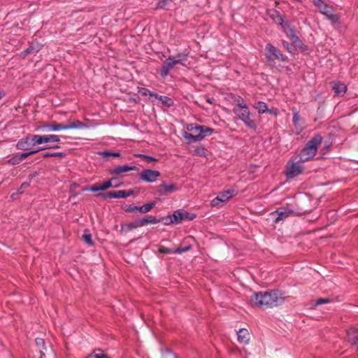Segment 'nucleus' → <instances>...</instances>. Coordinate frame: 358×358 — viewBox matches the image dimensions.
Returning a JSON list of instances; mask_svg holds the SVG:
<instances>
[{
	"mask_svg": "<svg viewBox=\"0 0 358 358\" xmlns=\"http://www.w3.org/2000/svg\"><path fill=\"white\" fill-rule=\"evenodd\" d=\"M94 357L95 358H110L108 355L106 354L100 353V354H94Z\"/></svg>",
	"mask_w": 358,
	"mask_h": 358,
	"instance_id": "46",
	"label": "nucleus"
},
{
	"mask_svg": "<svg viewBox=\"0 0 358 358\" xmlns=\"http://www.w3.org/2000/svg\"><path fill=\"white\" fill-rule=\"evenodd\" d=\"M285 297L282 292L271 290L254 293L250 300V304L255 308H269L280 306L284 303Z\"/></svg>",
	"mask_w": 358,
	"mask_h": 358,
	"instance_id": "1",
	"label": "nucleus"
},
{
	"mask_svg": "<svg viewBox=\"0 0 358 358\" xmlns=\"http://www.w3.org/2000/svg\"><path fill=\"white\" fill-rule=\"evenodd\" d=\"M27 183H24V184L22 185V187H27Z\"/></svg>",
	"mask_w": 358,
	"mask_h": 358,
	"instance_id": "56",
	"label": "nucleus"
},
{
	"mask_svg": "<svg viewBox=\"0 0 358 358\" xmlns=\"http://www.w3.org/2000/svg\"><path fill=\"white\" fill-rule=\"evenodd\" d=\"M165 222H169V220H166Z\"/></svg>",
	"mask_w": 358,
	"mask_h": 358,
	"instance_id": "59",
	"label": "nucleus"
},
{
	"mask_svg": "<svg viewBox=\"0 0 358 358\" xmlns=\"http://www.w3.org/2000/svg\"><path fill=\"white\" fill-rule=\"evenodd\" d=\"M101 155L106 157V156H113L115 157H118L120 156V154L119 152H102Z\"/></svg>",
	"mask_w": 358,
	"mask_h": 358,
	"instance_id": "38",
	"label": "nucleus"
},
{
	"mask_svg": "<svg viewBox=\"0 0 358 358\" xmlns=\"http://www.w3.org/2000/svg\"><path fill=\"white\" fill-rule=\"evenodd\" d=\"M164 358H177L176 355L169 350H166L163 353Z\"/></svg>",
	"mask_w": 358,
	"mask_h": 358,
	"instance_id": "41",
	"label": "nucleus"
},
{
	"mask_svg": "<svg viewBox=\"0 0 358 358\" xmlns=\"http://www.w3.org/2000/svg\"><path fill=\"white\" fill-rule=\"evenodd\" d=\"M185 210H177L171 215L164 217V220H169V222H164V224H178L184 220Z\"/></svg>",
	"mask_w": 358,
	"mask_h": 358,
	"instance_id": "15",
	"label": "nucleus"
},
{
	"mask_svg": "<svg viewBox=\"0 0 358 358\" xmlns=\"http://www.w3.org/2000/svg\"><path fill=\"white\" fill-rule=\"evenodd\" d=\"M236 104L233 108L234 113L241 120L246 127L250 129H256L257 124L251 119V113L244 99L237 96L235 100Z\"/></svg>",
	"mask_w": 358,
	"mask_h": 358,
	"instance_id": "3",
	"label": "nucleus"
},
{
	"mask_svg": "<svg viewBox=\"0 0 358 358\" xmlns=\"http://www.w3.org/2000/svg\"><path fill=\"white\" fill-rule=\"evenodd\" d=\"M321 141L322 137L319 135L315 136L311 140H310L297 157H299V161L305 162L312 159L315 156Z\"/></svg>",
	"mask_w": 358,
	"mask_h": 358,
	"instance_id": "4",
	"label": "nucleus"
},
{
	"mask_svg": "<svg viewBox=\"0 0 358 358\" xmlns=\"http://www.w3.org/2000/svg\"><path fill=\"white\" fill-rule=\"evenodd\" d=\"M191 152L197 156H205L206 155V150L202 145H198L194 150H191Z\"/></svg>",
	"mask_w": 358,
	"mask_h": 358,
	"instance_id": "32",
	"label": "nucleus"
},
{
	"mask_svg": "<svg viewBox=\"0 0 358 358\" xmlns=\"http://www.w3.org/2000/svg\"><path fill=\"white\" fill-rule=\"evenodd\" d=\"M297 157L294 159H291L287 165L286 167V176L288 178H294L298 175H299L303 171V166H301V162L296 161Z\"/></svg>",
	"mask_w": 358,
	"mask_h": 358,
	"instance_id": "7",
	"label": "nucleus"
},
{
	"mask_svg": "<svg viewBox=\"0 0 358 358\" xmlns=\"http://www.w3.org/2000/svg\"><path fill=\"white\" fill-rule=\"evenodd\" d=\"M138 227H141L139 220L132 222L125 223L122 226V231L128 232Z\"/></svg>",
	"mask_w": 358,
	"mask_h": 358,
	"instance_id": "21",
	"label": "nucleus"
},
{
	"mask_svg": "<svg viewBox=\"0 0 358 358\" xmlns=\"http://www.w3.org/2000/svg\"><path fill=\"white\" fill-rule=\"evenodd\" d=\"M155 97L160 100L164 105L169 107L173 105V101L171 99L166 96L155 95Z\"/></svg>",
	"mask_w": 358,
	"mask_h": 358,
	"instance_id": "30",
	"label": "nucleus"
},
{
	"mask_svg": "<svg viewBox=\"0 0 358 358\" xmlns=\"http://www.w3.org/2000/svg\"><path fill=\"white\" fill-rule=\"evenodd\" d=\"M37 346L41 349V347H43L45 342L43 338H38L36 339Z\"/></svg>",
	"mask_w": 358,
	"mask_h": 358,
	"instance_id": "44",
	"label": "nucleus"
},
{
	"mask_svg": "<svg viewBox=\"0 0 358 358\" xmlns=\"http://www.w3.org/2000/svg\"><path fill=\"white\" fill-rule=\"evenodd\" d=\"M295 215L294 211L289 207H282L278 208L275 212L271 213L275 222L285 220L289 216Z\"/></svg>",
	"mask_w": 358,
	"mask_h": 358,
	"instance_id": "8",
	"label": "nucleus"
},
{
	"mask_svg": "<svg viewBox=\"0 0 358 358\" xmlns=\"http://www.w3.org/2000/svg\"><path fill=\"white\" fill-rule=\"evenodd\" d=\"M266 57L268 60L280 59L284 60V56L271 44H267L266 46Z\"/></svg>",
	"mask_w": 358,
	"mask_h": 358,
	"instance_id": "13",
	"label": "nucleus"
},
{
	"mask_svg": "<svg viewBox=\"0 0 358 358\" xmlns=\"http://www.w3.org/2000/svg\"><path fill=\"white\" fill-rule=\"evenodd\" d=\"M65 124H59L56 122H51L50 124H43L37 127L36 131H58L60 130H65Z\"/></svg>",
	"mask_w": 358,
	"mask_h": 358,
	"instance_id": "12",
	"label": "nucleus"
},
{
	"mask_svg": "<svg viewBox=\"0 0 358 358\" xmlns=\"http://www.w3.org/2000/svg\"><path fill=\"white\" fill-rule=\"evenodd\" d=\"M88 189L92 192H98L101 190L99 184L91 186Z\"/></svg>",
	"mask_w": 358,
	"mask_h": 358,
	"instance_id": "42",
	"label": "nucleus"
},
{
	"mask_svg": "<svg viewBox=\"0 0 358 358\" xmlns=\"http://www.w3.org/2000/svg\"><path fill=\"white\" fill-rule=\"evenodd\" d=\"M134 194V190H118L108 192L106 195V198H127L131 196Z\"/></svg>",
	"mask_w": 358,
	"mask_h": 358,
	"instance_id": "17",
	"label": "nucleus"
},
{
	"mask_svg": "<svg viewBox=\"0 0 358 358\" xmlns=\"http://www.w3.org/2000/svg\"><path fill=\"white\" fill-rule=\"evenodd\" d=\"M52 148H59V146L58 145H55V146H53L52 147Z\"/></svg>",
	"mask_w": 358,
	"mask_h": 358,
	"instance_id": "57",
	"label": "nucleus"
},
{
	"mask_svg": "<svg viewBox=\"0 0 358 358\" xmlns=\"http://www.w3.org/2000/svg\"><path fill=\"white\" fill-rule=\"evenodd\" d=\"M139 221L141 227L145 226L148 224H157L159 222V220L152 215H148L139 220Z\"/></svg>",
	"mask_w": 358,
	"mask_h": 358,
	"instance_id": "25",
	"label": "nucleus"
},
{
	"mask_svg": "<svg viewBox=\"0 0 358 358\" xmlns=\"http://www.w3.org/2000/svg\"><path fill=\"white\" fill-rule=\"evenodd\" d=\"M158 191L160 195L166 194V193H172L177 190L176 187L173 184H161L158 187Z\"/></svg>",
	"mask_w": 358,
	"mask_h": 358,
	"instance_id": "19",
	"label": "nucleus"
},
{
	"mask_svg": "<svg viewBox=\"0 0 358 358\" xmlns=\"http://www.w3.org/2000/svg\"><path fill=\"white\" fill-rule=\"evenodd\" d=\"M136 169V167L134 166L123 165V166H117V167L113 169L110 171V173L119 175V174L126 173V172H128L130 171H134Z\"/></svg>",
	"mask_w": 358,
	"mask_h": 358,
	"instance_id": "20",
	"label": "nucleus"
},
{
	"mask_svg": "<svg viewBox=\"0 0 358 358\" xmlns=\"http://www.w3.org/2000/svg\"><path fill=\"white\" fill-rule=\"evenodd\" d=\"M48 143H59L60 141L59 136L55 134H47Z\"/></svg>",
	"mask_w": 358,
	"mask_h": 358,
	"instance_id": "34",
	"label": "nucleus"
},
{
	"mask_svg": "<svg viewBox=\"0 0 358 358\" xmlns=\"http://www.w3.org/2000/svg\"><path fill=\"white\" fill-rule=\"evenodd\" d=\"M4 96V93L2 92H0V99Z\"/></svg>",
	"mask_w": 358,
	"mask_h": 358,
	"instance_id": "53",
	"label": "nucleus"
},
{
	"mask_svg": "<svg viewBox=\"0 0 358 358\" xmlns=\"http://www.w3.org/2000/svg\"><path fill=\"white\" fill-rule=\"evenodd\" d=\"M185 213L186 215H184V220H192L195 217V215H194V214L188 213L186 211H185Z\"/></svg>",
	"mask_w": 358,
	"mask_h": 358,
	"instance_id": "43",
	"label": "nucleus"
},
{
	"mask_svg": "<svg viewBox=\"0 0 358 358\" xmlns=\"http://www.w3.org/2000/svg\"><path fill=\"white\" fill-rule=\"evenodd\" d=\"M313 3L319 9L320 13H322L325 9H327L329 6L322 0H313Z\"/></svg>",
	"mask_w": 358,
	"mask_h": 358,
	"instance_id": "31",
	"label": "nucleus"
},
{
	"mask_svg": "<svg viewBox=\"0 0 358 358\" xmlns=\"http://www.w3.org/2000/svg\"><path fill=\"white\" fill-rule=\"evenodd\" d=\"M171 250L170 248H161L159 249V252L161 253H164V254H167V253H169L171 252Z\"/></svg>",
	"mask_w": 358,
	"mask_h": 358,
	"instance_id": "47",
	"label": "nucleus"
},
{
	"mask_svg": "<svg viewBox=\"0 0 358 358\" xmlns=\"http://www.w3.org/2000/svg\"><path fill=\"white\" fill-rule=\"evenodd\" d=\"M99 185L101 187V190H106L108 189V187H106V183L104 182L103 183L99 184Z\"/></svg>",
	"mask_w": 358,
	"mask_h": 358,
	"instance_id": "49",
	"label": "nucleus"
},
{
	"mask_svg": "<svg viewBox=\"0 0 358 358\" xmlns=\"http://www.w3.org/2000/svg\"><path fill=\"white\" fill-rule=\"evenodd\" d=\"M160 173L158 171L152 169H145L140 173V178L142 180L147 182H154L160 176Z\"/></svg>",
	"mask_w": 358,
	"mask_h": 358,
	"instance_id": "10",
	"label": "nucleus"
},
{
	"mask_svg": "<svg viewBox=\"0 0 358 358\" xmlns=\"http://www.w3.org/2000/svg\"><path fill=\"white\" fill-rule=\"evenodd\" d=\"M293 112V124H294V130L293 131L296 135H299L304 128V122L303 119L299 115L297 110L295 108L292 109Z\"/></svg>",
	"mask_w": 358,
	"mask_h": 358,
	"instance_id": "11",
	"label": "nucleus"
},
{
	"mask_svg": "<svg viewBox=\"0 0 358 358\" xmlns=\"http://www.w3.org/2000/svg\"><path fill=\"white\" fill-rule=\"evenodd\" d=\"M186 130L183 131L182 136L187 141L188 143L201 141L213 132V129L196 124H187Z\"/></svg>",
	"mask_w": 358,
	"mask_h": 358,
	"instance_id": "2",
	"label": "nucleus"
},
{
	"mask_svg": "<svg viewBox=\"0 0 358 358\" xmlns=\"http://www.w3.org/2000/svg\"><path fill=\"white\" fill-rule=\"evenodd\" d=\"M65 127H66V129H84L86 128L87 126L79 120H75L68 124H65Z\"/></svg>",
	"mask_w": 358,
	"mask_h": 358,
	"instance_id": "26",
	"label": "nucleus"
},
{
	"mask_svg": "<svg viewBox=\"0 0 358 358\" xmlns=\"http://www.w3.org/2000/svg\"><path fill=\"white\" fill-rule=\"evenodd\" d=\"M147 157L149 160H150V161H153V160H155V159H154L152 157Z\"/></svg>",
	"mask_w": 358,
	"mask_h": 358,
	"instance_id": "55",
	"label": "nucleus"
},
{
	"mask_svg": "<svg viewBox=\"0 0 358 358\" xmlns=\"http://www.w3.org/2000/svg\"><path fill=\"white\" fill-rule=\"evenodd\" d=\"M253 108L257 110L259 114L266 113L268 110V106L266 103L263 101L255 102L252 105Z\"/></svg>",
	"mask_w": 358,
	"mask_h": 358,
	"instance_id": "27",
	"label": "nucleus"
},
{
	"mask_svg": "<svg viewBox=\"0 0 358 358\" xmlns=\"http://www.w3.org/2000/svg\"><path fill=\"white\" fill-rule=\"evenodd\" d=\"M266 113L272 114L275 116H277L278 114V111L277 109H268V110H267Z\"/></svg>",
	"mask_w": 358,
	"mask_h": 358,
	"instance_id": "48",
	"label": "nucleus"
},
{
	"mask_svg": "<svg viewBox=\"0 0 358 358\" xmlns=\"http://www.w3.org/2000/svg\"><path fill=\"white\" fill-rule=\"evenodd\" d=\"M189 248H190V246H187V247L182 248H181V249H182V252H186V251L189 250Z\"/></svg>",
	"mask_w": 358,
	"mask_h": 358,
	"instance_id": "51",
	"label": "nucleus"
},
{
	"mask_svg": "<svg viewBox=\"0 0 358 358\" xmlns=\"http://www.w3.org/2000/svg\"><path fill=\"white\" fill-rule=\"evenodd\" d=\"M63 152H45L43 155V157H64Z\"/></svg>",
	"mask_w": 358,
	"mask_h": 358,
	"instance_id": "35",
	"label": "nucleus"
},
{
	"mask_svg": "<svg viewBox=\"0 0 358 358\" xmlns=\"http://www.w3.org/2000/svg\"><path fill=\"white\" fill-rule=\"evenodd\" d=\"M334 92L338 96H343L346 91V86L344 83H335L332 87Z\"/></svg>",
	"mask_w": 358,
	"mask_h": 358,
	"instance_id": "24",
	"label": "nucleus"
},
{
	"mask_svg": "<svg viewBox=\"0 0 358 358\" xmlns=\"http://www.w3.org/2000/svg\"><path fill=\"white\" fill-rule=\"evenodd\" d=\"M348 339L352 344L358 343V330L350 329L347 332Z\"/></svg>",
	"mask_w": 358,
	"mask_h": 358,
	"instance_id": "23",
	"label": "nucleus"
},
{
	"mask_svg": "<svg viewBox=\"0 0 358 358\" xmlns=\"http://www.w3.org/2000/svg\"><path fill=\"white\" fill-rule=\"evenodd\" d=\"M83 238L85 241V242L88 245H92L93 244L92 236L88 230H85L84 234L83 235Z\"/></svg>",
	"mask_w": 358,
	"mask_h": 358,
	"instance_id": "33",
	"label": "nucleus"
},
{
	"mask_svg": "<svg viewBox=\"0 0 358 358\" xmlns=\"http://www.w3.org/2000/svg\"><path fill=\"white\" fill-rule=\"evenodd\" d=\"M113 184H119L117 182V180L113 181Z\"/></svg>",
	"mask_w": 358,
	"mask_h": 358,
	"instance_id": "58",
	"label": "nucleus"
},
{
	"mask_svg": "<svg viewBox=\"0 0 358 358\" xmlns=\"http://www.w3.org/2000/svg\"><path fill=\"white\" fill-rule=\"evenodd\" d=\"M238 341L239 343L245 345L250 341V336L249 331L246 329H241L237 331Z\"/></svg>",
	"mask_w": 358,
	"mask_h": 358,
	"instance_id": "18",
	"label": "nucleus"
},
{
	"mask_svg": "<svg viewBox=\"0 0 358 358\" xmlns=\"http://www.w3.org/2000/svg\"><path fill=\"white\" fill-rule=\"evenodd\" d=\"M138 208H139V206H129L126 207L124 208V210L126 212H129V213H135L136 211H138Z\"/></svg>",
	"mask_w": 358,
	"mask_h": 358,
	"instance_id": "39",
	"label": "nucleus"
},
{
	"mask_svg": "<svg viewBox=\"0 0 358 358\" xmlns=\"http://www.w3.org/2000/svg\"><path fill=\"white\" fill-rule=\"evenodd\" d=\"M274 14L276 15V19H274L275 22L276 23H280L287 35L294 40V38H296V36L294 35L293 29L289 27V24L287 22H284L281 16L277 13H275Z\"/></svg>",
	"mask_w": 358,
	"mask_h": 358,
	"instance_id": "16",
	"label": "nucleus"
},
{
	"mask_svg": "<svg viewBox=\"0 0 358 358\" xmlns=\"http://www.w3.org/2000/svg\"><path fill=\"white\" fill-rule=\"evenodd\" d=\"M45 150L44 148H40L37 150H32L28 152L22 153L20 155L14 156L8 160V162L12 165H16L20 164L22 160L25 159L31 155H34L39 151Z\"/></svg>",
	"mask_w": 358,
	"mask_h": 358,
	"instance_id": "14",
	"label": "nucleus"
},
{
	"mask_svg": "<svg viewBox=\"0 0 358 358\" xmlns=\"http://www.w3.org/2000/svg\"><path fill=\"white\" fill-rule=\"evenodd\" d=\"M35 145H41L43 143H48L47 135L33 134Z\"/></svg>",
	"mask_w": 358,
	"mask_h": 358,
	"instance_id": "28",
	"label": "nucleus"
},
{
	"mask_svg": "<svg viewBox=\"0 0 358 358\" xmlns=\"http://www.w3.org/2000/svg\"><path fill=\"white\" fill-rule=\"evenodd\" d=\"M284 46L286 47L288 50H289L287 43H284Z\"/></svg>",
	"mask_w": 358,
	"mask_h": 358,
	"instance_id": "54",
	"label": "nucleus"
},
{
	"mask_svg": "<svg viewBox=\"0 0 358 358\" xmlns=\"http://www.w3.org/2000/svg\"><path fill=\"white\" fill-rule=\"evenodd\" d=\"M329 300L328 299H320L316 301L315 306L328 303Z\"/></svg>",
	"mask_w": 358,
	"mask_h": 358,
	"instance_id": "45",
	"label": "nucleus"
},
{
	"mask_svg": "<svg viewBox=\"0 0 358 358\" xmlns=\"http://www.w3.org/2000/svg\"><path fill=\"white\" fill-rule=\"evenodd\" d=\"M39 50V46L37 45V47L35 48L33 46H30L29 48H27L24 52L23 55L25 56L28 54H30L34 52H38Z\"/></svg>",
	"mask_w": 358,
	"mask_h": 358,
	"instance_id": "37",
	"label": "nucleus"
},
{
	"mask_svg": "<svg viewBox=\"0 0 358 358\" xmlns=\"http://www.w3.org/2000/svg\"><path fill=\"white\" fill-rule=\"evenodd\" d=\"M34 146L36 145L34 140V135H29L20 139L16 144V148L21 150H28Z\"/></svg>",
	"mask_w": 358,
	"mask_h": 358,
	"instance_id": "9",
	"label": "nucleus"
},
{
	"mask_svg": "<svg viewBox=\"0 0 358 358\" xmlns=\"http://www.w3.org/2000/svg\"><path fill=\"white\" fill-rule=\"evenodd\" d=\"M236 194V192L233 189L221 192L211 201L210 204L214 207L222 206L227 201Z\"/></svg>",
	"mask_w": 358,
	"mask_h": 358,
	"instance_id": "6",
	"label": "nucleus"
},
{
	"mask_svg": "<svg viewBox=\"0 0 358 358\" xmlns=\"http://www.w3.org/2000/svg\"><path fill=\"white\" fill-rule=\"evenodd\" d=\"M155 206V202L148 203L138 208V212L141 213H146L151 210V209Z\"/></svg>",
	"mask_w": 358,
	"mask_h": 358,
	"instance_id": "29",
	"label": "nucleus"
},
{
	"mask_svg": "<svg viewBox=\"0 0 358 358\" xmlns=\"http://www.w3.org/2000/svg\"><path fill=\"white\" fill-rule=\"evenodd\" d=\"M40 353H41V358H43V357L45 356V354L44 352L42 351L41 349H40Z\"/></svg>",
	"mask_w": 358,
	"mask_h": 358,
	"instance_id": "52",
	"label": "nucleus"
},
{
	"mask_svg": "<svg viewBox=\"0 0 358 358\" xmlns=\"http://www.w3.org/2000/svg\"><path fill=\"white\" fill-rule=\"evenodd\" d=\"M321 13L325 15L329 20H331L334 23H336L338 22V16L333 13L332 8L329 6H328L327 9H325Z\"/></svg>",
	"mask_w": 358,
	"mask_h": 358,
	"instance_id": "22",
	"label": "nucleus"
},
{
	"mask_svg": "<svg viewBox=\"0 0 358 358\" xmlns=\"http://www.w3.org/2000/svg\"><path fill=\"white\" fill-rule=\"evenodd\" d=\"M177 57L178 59L169 57L163 62L161 70V75L162 77H166L169 74V71L171 70L176 64H182V62L186 59L185 55H178Z\"/></svg>",
	"mask_w": 358,
	"mask_h": 358,
	"instance_id": "5",
	"label": "nucleus"
},
{
	"mask_svg": "<svg viewBox=\"0 0 358 358\" xmlns=\"http://www.w3.org/2000/svg\"><path fill=\"white\" fill-rule=\"evenodd\" d=\"M116 180L117 178H114L104 182L108 189L110 187H118L120 186V184H113V181Z\"/></svg>",
	"mask_w": 358,
	"mask_h": 358,
	"instance_id": "36",
	"label": "nucleus"
},
{
	"mask_svg": "<svg viewBox=\"0 0 358 358\" xmlns=\"http://www.w3.org/2000/svg\"><path fill=\"white\" fill-rule=\"evenodd\" d=\"M139 93H141L142 95H144V96H146L148 94L152 96H155V95L156 94H153L152 92H150L148 89H145V88H141V90H139Z\"/></svg>",
	"mask_w": 358,
	"mask_h": 358,
	"instance_id": "40",
	"label": "nucleus"
},
{
	"mask_svg": "<svg viewBox=\"0 0 358 358\" xmlns=\"http://www.w3.org/2000/svg\"><path fill=\"white\" fill-rule=\"evenodd\" d=\"M173 252L177 254H181L182 253V250L181 248H178Z\"/></svg>",
	"mask_w": 358,
	"mask_h": 358,
	"instance_id": "50",
	"label": "nucleus"
}]
</instances>
